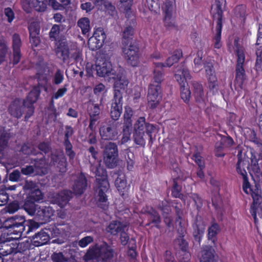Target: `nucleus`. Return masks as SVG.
Wrapping results in <instances>:
<instances>
[{"mask_svg":"<svg viewBox=\"0 0 262 262\" xmlns=\"http://www.w3.org/2000/svg\"><path fill=\"white\" fill-rule=\"evenodd\" d=\"M201 254L200 262H217V255L212 246H203L202 248Z\"/></svg>","mask_w":262,"mask_h":262,"instance_id":"5701e85b","label":"nucleus"},{"mask_svg":"<svg viewBox=\"0 0 262 262\" xmlns=\"http://www.w3.org/2000/svg\"><path fill=\"white\" fill-rule=\"evenodd\" d=\"M100 110L98 104H93L92 106L89 110L90 118L99 120L100 118Z\"/></svg>","mask_w":262,"mask_h":262,"instance_id":"4d7b16f0","label":"nucleus"},{"mask_svg":"<svg viewBox=\"0 0 262 262\" xmlns=\"http://www.w3.org/2000/svg\"><path fill=\"white\" fill-rule=\"evenodd\" d=\"M110 56L103 52H100L97 57L95 70L99 77H108L115 79L119 77V73L113 68L110 61Z\"/></svg>","mask_w":262,"mask_h":262,"instance_id":"7ed1b4c3","label":"nucleus"},{"mask_svg":"<svg viewBox=\"0 0 262 262\" xmlns=\"http://www.w3.org/2000/svg\"><path fill=\"white\" fill-rule=\"evenodd\" d=\"M40 93L39 88L35 86L29 92L26 98L23 100L24 105L27 108L26 115L24 117L25 121H27L29 118L33 115L34 113L33 104L37 101Z\"/></svg>","mask_w":262,"mask_h":262,"instance_id":"6e6552de","label":"nucleus"},{"mask_svg":"<svg viewBox=\"0 0 262 262\" xmlns=\"http://www.w3.org/2000/svg\"><path fill=\"white\" fill-rule=\"evenodd\" d=\"M110 115L112 120H118L122 112V94L118 90L114 92V97L112 100Z\"/></svg>","mask_w":262,"mask_h":262,"instance_id":"9d476101","label":"nucleus"},{"mask_svg":"<svg viewBox=\"0 0 262 262\" xmlns=\"http://www.w3.org/2000/svg\"><path fill=\"white\" fill-rule=\"evenodd\" d=\"M31 6L39 12H45L47 8V4L43 0H30V7L31 8Z\"/></svg>","mask_w":262,"mask_h":262,"instance_id":"79ce46f5","label":"nucleus"},{"mask_svg":"<svg viewBox=\"0 0 262 262\" xmlns=\"http://www.w3.org/2000/svg\"><path fill=\"white\" fill-rule=\"evenodd\" d=\"M147 5L149 9L157 13L160 8V0H146Z\"/></svg>","mask_w":262,"mask_h":262,"instance_id":"338daca9","label":"nucleus"},{"mask_svg":"<svg viewBox=\"0 0 262 262\" xmlns=\"http://www.w3.org/2000/svg\"><path fill=\"white\" fill-rule=\"evenodd\" d=\"M144 132L134 131L133 138L135 143L140 146H144L145 140L144 138Z\"/></svg>","mask_w":262,"mask_h":262,"instance_id":"6e6d98bb","label":"nucleus"},{"mask_svg":"<svg viewBox=\"0 0 262 262\" xmlns=\"http://www.w3.org/2000/svg\"><path fill=\"white\" fill-rule=\"evenodd\" d=\"M257 56L255 68L257 72L262 71V32L258 31L256 43Z\"/></svg>","mask_w":262,"mask_h":262,"instance_id":"bb28decb","label":"nucleus"},{"mask_svg":"<svg viewBox=\"0 0 262 262\" xmlns=\"http://www.w3.org/2000/svg\"><path fill=\"white\" fill-rule=\"evenodd\" d=\"M99 38V41L102 40H105L106 39V34L102 28H97L93 34V36L91 37L88 41V45L90 47L92 45V41Z\"/></svg>","mask_w":262,"mask_h":262,"instance_id":"49530a36","label":"nucleus"},{"mask_svg":"<svg viewBox=\"0 0 262 262\" xmlns=\"http://www.w3.org/2000/svg\"><path fill=\"white\" fill-rule=\"evenodd\" d=\"M222 22H216V34L213 38L214 47L215 48L219 49L221 48L222 45L221 43V32H222Z\"/></svg>","mask_w":262,"mask_h":262,"instance_id":"a18cd8bd","label":"nucleus"},{"mask_svg":"<svg viewBox=\"0 0 262 262\" xmlns=\"http://www.w3.org/2000/svg\"><path fill=\"white\" fill-rule=\"evenodd\" d=\"M21 46V41L20 36L16 33L12 36V48H13V64H17L20 59L21 54L20 48Z\"/></svg>","mask_w":262,"mask_h":262,"instance_id":"b1692460","label":"nucleus"},{"mask_svg":"<svg viewBox=\"0 0 262 262\" xmlns=\"http://www.w3.org/2000/svg\"><path fill=\"white\" fill-rule=\"evenodd\" d=\"M63 79L64 76L63 72L60 69L57 70L53 77V83L55 85H59L63 82Z\"/></svg>","mask_w":262,"mask_h":262,"instance_id":"0e129e2a","label":"nucleus"},{"mask_svg":"<svg viewBox=\"0 0 262 262\" xmlns=\"http://www.w3.org/2000/svg\"><path fill=\"white\" fill-rule=\"evenodd\" d=\"M34 202L31 200L26 201L24 205V209L31 215L35 216L37 212V208L39 207V205L35 204Z\"/></svg>","mask_w":262,"mask_h":262,"instance_id":"de8ad7c7","label":"nucleus"},{"mask_svg":"<svg viewBox=\"0 0 262 262\" xmlns=\"http://www.w3.org/2000/svg\"><path fill=\"white\" fill-rule=\"evenodd\" d=\"M130 129L128 125H124L123 129V136L119 141L120 144H124L130 140Z\"/></svg>","mask_w":262,"mask_h":262,"instance_id":"e2e57ef3","label":"nucleus"},{"mask_svg":"<svg viewBox=\"0 0 262 262\" xmlns=\"http://www.w3.org/2000/svg\"><path fill=\"white\" fill-rule=\"evenodd\" d=\"M183 237L184 236L179 235V237L174 240V243L179 246V248L184 252L185 254V253H188L187 251L188 245Z\"/></svg>","mask_w":262,"mask_h":262,"instance_id":"680f3d73","label":"nucleus"},{"mask_svg":"<svg viewBox=\"0 0 262 262\" xmlns=\"http://www.w3.org/2000/svg\"><path fill=\"white\" fill-rule=\"evenodd\" d=\"M78 26L81 29L82 34L86 35L90 31V21L88 17H82L77 21Z\"/></svg>","mask_w":262,"mask_h":262,"instance_id":"ea45409f","label":"nucleus"},{"mask_svg":"<svg viewBox=\"0 0 262 262\" xmlns=\"http://www.w3.org/2000/svg\"><path fill=\"white\" fill-rule=\"evenodd\" d=\"M115 174L117 176L115 182V186L118 190L120 193L122 192V194H123V193L128 189L125 175L121 171L116 172Z\"/></svg>","mask_w":262,"mask_h":262,"instance_id":"7c9ffc66","label":"nucleus"},{"mask_svg":"<svg viewBox=\"0 0 262 262\" xmlns=\"http://www.w3.org/2000/svg\"><path fill=\"white\" fill-rule=\"evenodd\" d=\"M70 49L65 37H62L57 42H55V52L64 63L69 62V54Z\"/></svg>","mask_w":262,"mask_h":262,"instance_id":"4468645a","label":"nucleus"},{"mask_svg":"<svg viewBox=\"0 0 262 262\" xmlns=\"http://www.w3.org/2000/svg\"><path fill=\"white\" fill-rule=\"evenodd\" d=\"M103 161L108 168H114L117 165L118 149L116 143L110 142L105 145L103 150Z\"/></svg>","mask_w":262,"mask_h":262,"instance_id":"0eeeda50","label":"nucleus"},{"mask_svg":"<svg viewBox=\"0 0 262 262\" xmlns=\"http://www.w3.org/2000/svg\"><path fill=\"white\" fill-rule=\"evenodd\" d=\"M237 56L235 67V85L242 89L244 81L246 79V75L244 68L245 62V55L243 49L237 47L236 50Z\"/></svg>","mask_w":262,"mask_h":262,"instance_id":"39448f33","label":"nucleus"},{"mask_svg":"<svg viewBox=\"0 0 262 262\" xmlns=\"http://www.w3.org/2000/svg\"><path fill=\"white\" fill-rule=\"evenodd\" d=\"M37 148L39 150L38 152H40V155H43V154L46 155L50 153L52 151L51 143L49 142H41L39 143L37 146Z\"/></svg>","mask_w":262,"mask_h":262,"instance_id":"864d4df0","label":"nucleus"},{"mask_svg":"<svg viewBox=\"0 0 262 262\" xmlns=\"http://www.w3.org/2000/svg\"><path fill=\"white\" fill-rule=\"evenodd\" d=\"M145 118L144 117H141L138 119L134 125V131L143 132L145 133V129L146 127Z\"/></svg>","mask_w":262,"mask_h":262,"instance_id":"13d9d810","label":"nucleus"},{"mask_svg":"<svg viewBox=\"0 0 262 262\" xmlns=\"http://www.w3.org/2000/svg\"><path fill=\"white\" fill-rule=\"evenodd\" d=\"M164 5L163 9L165 14V20L166 21L171 16L172 12L175 7V0H166Z\"/></svg>","mask_w":262,"mask_h":262,"instance_id":"4c0bfd02","label":"nucleus"},{"mask_svg":"<svg viewBox=\"0 0 262 262\" xmlns=\"http://www.w3.org/2000/svg\"><path fill=\"white\" fill-rule=\"evenodd\" d=\"M11 136L10 133L4 131L2 133L0 137V150H3L7 146Z\"/></svg>","mask_w":262,"mask_h":262,"instance_id":"bf43d9fd","label":"nucleus"},{"mask_svg":"<svg viewBox=\"0 0 262 262\" xmlns=\"http://www.w3.org/2000/svg\"><path fill=\"white\" fill-rule=\"evenodd\" d=\"M51 163L57 165L59 168V171L64 172L66 171L67 165V159L62 152L55 151L51 154Z\"/></svg>","mask_w":262,"mask_h":262,"instance_id":"4be33fe9","label":"nucleus"},{"mask_svg":"<svg viewBox=\"0 0 262 262\" xmlns=\"http://www.w3.org/2000/svg\"><path fill=\"white\" fill-rule=\"evenodd\" d=\"M28 249V246L24 243H19L16 247H12L9 246L8 248L6 251H3L5 255L13 254V256L18 253L21 254L23 252Z\"/></svg>","mask_w":262,"mask_h":262,"instance_id":"72a5a7b5","label":"nucleus"},{"mask_svg":"<svg viewBox=\"0 0 262 262\" xmlns=\"http://www.w3.org/2000/svg\"><path fill=\"white\" fill-rule=\"evenodd\" d=\"M43 194L39 189H35L30 194V200L32 202H39L43 199Z\"/></svg>","mask_w":262,"mask_h":262,"instance_id":"69168bd1","label":"nucleus"},{"mask_svg":"<svg viewBox=\"0 0 262 262\" xmlns=\"http://www.w3.org/2000/svg\"><path fill=\"white\" fill-rule=\"evenodd\" d=\"M190 96L191 92L189 89L186 88L185 85H182L181 87V97L185 103L189 102Z\"/></svg>","mask_w":262,"mask_h":262,"instance_id":"774afa93","label":"nucleus"},{"mask_svg":"<svg viewBox=\"0 0 262 262\" xmlns=\"http://www.w3.org/2000/svg\"><path fill=\"white\" fill-rule=\"evenodd\" d=\"M204 65L207 79L211 78L212 80V79L216 77L213 67V63L211 60H206L204 63Z\"/></svg>","mask_w":262,"mask_h":262,"instance_id":"a19ab883","label":"nucleus"},{"mask_svg":"<svg viewBox=\"0 0 262 262\" xmlns=\"http://www.w3.org/2000/svg\"><path fill=\"white\" fill-rule=\"evenodd\" d=\"M119 73V77L118 78H115V79L117 80L114 84L115 90H118L121 91V90H125V89L127 86L128 84V81L126 79L125 77H122L120 76V73ZM121 93V92H120Z\"/></svg>","mask_w":262,"mask_h":262,"instance_id":"09e8293b","label":"nucleus"},{"mask_svg":"<svg viewBox=\"0 0 262 262\" xmlns=\"http://www.w3.org/2000/svg\"><path fill=\"white\" fill-rule=\"evenodd\" d=\"M82 60V53L80 50L77 48H71L69 54V62L74 61L76 62L81 61Z\"/></svg>","mask_w":262,"mask_h":262,"instance_id":"c03bdc74","label":"nucleus"},{"mask_svg":"<svg viewBox=\"0 0 262 262\" xmlns=\"http://www.w3.org/2000/svg\"><path fill=\"white\" fill-rule=\"evenodd\" d=\"M62 27V25L56 24L52 26L49 33V38L51 41H54L56 42L59 40V38L64 37L63 35H59Z\"/></svg>","mask_w":262,"mask_h":262,"instance_id":"c9c22d12","label":"nucleus"},{"mask_svg":"<svg viewBox=\"0 0 262 262\" xmlns=\"http://www.w3.org/2000/svg\"><path fill=\"white\" fill-rule=\"evenodd\" d=\"M249 172L252 175V172L254 174H259L260 169L258 164V161L255 157L252 155L251 157V164L249 166Z\"/></svg>","mask_w":262,"mask_h":262,"instance_id":"3c124183","label":"nucleus"},{"mask_svg":"<svg viewBox=\"0 0 262 262\" xmlns=\"http://www.w3.org/2000/svg\"><path fill=\"white\" fill-rule=\"evenodd\" d=\"M68 229V225L56 226L55 224H51L35 233L32 236V241L35 246H40L47 243L50 236L52 237L58 236L63 234Z\"/></svg>","mask_w":262,"mask_h":262,"instance_id":"f03ea898","label":"nucleus"},{"mask_svg":"<svg viewBox=\"0 0 262 262\" xmlns=\"http://www.w3.org/2000/svg\"><path fill=\"white\" fill-rule=\"evenodd\" d=\"M9 47L6 42L3 40L0 41V64L6 60Z\"/></svg>","mask_w":262,"mask_h":262,"instance_id":"5fc2aeb1","label":"nucleus"},{"mask_svg":"<svg viewBox=\"0 0 262 262\" xmlns=\"http://www.w3.org/2000/svg\"><path fill=\"white\" fill-rule=\"evenodd\" d=\"M55 210L50 206L39 205L37 208V212L35 218L42 222L50 221L54 216Z\"/></svg>","mask_w":262,"mask_h":262,"instance_id":"6ab92c4d","label":"nucleus"},{"mask_svg":"<svg viewBox=\"0 0 262 262\" xmlns=\"http://www.w3.org/2000/svg\"><path fill=\"white\" fill-rule=\"evenodd\" d=\"M123 46L122 52L127 63L133 67L137 66L139 62V48L131 43L129 46Z\"/></svg>","mask_w":262,"mask_h":262,"instance_id":"f8f14e48","label":"nucleus"},{"mask_svg":"<svg viewBox=\"0 0 262 262\" xmlns=\"http://www.w3.org/2000/svg\"><path fill=\"white\" fill-rule=\"evenodd\" d=\"M25 110H27V108L24 102L20 99H16L10 104L8 112L12 117L19 119L22 117Z\"/></svg>","mask_w":262,"mask_h":262,"instance_id":"aec40b11","label":"nucleus"},{"mask_svg":"<svg viewBox=\"0 0 262 262\" xmlns=\"http://www.w3.org/2000/svg\"><path fill=\"white\" fill-rule=\"evenodd\" d=\"M87 257L92 260H102V262H110L114 256L113 250L107 245L100 247L95 246L89 249Z\"/></svg>","mask_w":262,"mask_h":262,"instance_id":"20e7f679","label":"nucleus"},{"mask_svg":"<svg viewBox=\"0 0 262 262\" xmlns=\"http://www.w3.org/2000/svg\"><path fill=\"white\" fill-rule=\"evenodd\" d=\"M220 231V227L217 224L213 223L208 229V238L211 240L213 244L216 241V236Z\"/></svg>","mask_w":262,"mask_h":262,"instance_id":"37998d69","label":"nucleus"},{"mask_svg":"<svg viewBox=\"0 0 262 262\" xmlns=\"http://www.w3.org/2000/svg\"><path fill=\"white\" fill-rule=\"evenodd\" d=\"M225 0H215L214 4L212 6V11L214 19L216 22H222L223 17V6L225 5Z\"/></svg>","mask_w":262,"mask_h":262,"instance_id":"c756f323","label":"nucleus"},{"mask_svg":"<svg viewBox=\"0 0 262 262\" xmlns=\"http://www.w3.org/2000/svg\"><path fill=\"white\" fill-rule=\"evenodd\" d=\"M251 195L253 201L251 207L250 213L254 219V222L256 223L257 222L256 209H259L257 207L260 206V204L262 202V198L260 194V191L259 190H256L255 191H252L251 192Z\"/></svg>","mask_w":262,"mask_h":262,"instance_id":"c85d7f7f","label":"nucleus"},{"mask_svg":"<svg viewBox=\"0 0 262 262\" xmlns=\"http://www.w3.org/2000/svg\"><path fill=\"white\" fill-rule=\"evenodd\" d=\"M192 228L194 239L200 244L205 229V225L201 216H196Z\"/></svg>","mask_w":262,"mask_h":262,"instance_id":"412c9836","label":"nucleus"},{"mask_svg":"<svg viewBox=\"0 0 262 262\" xmlns=\"http://www.w3.org/2000/svg\"><path fill=\"white\" fill-rule=\"evenodd\" d=\"M117 124L114 121L109 120L106 124L102 125L99 129L102 139L106 140H115L118 135Z\"/></svg>","mask_w":262,"mask_h":262,"instance_id":"ddd939ff","label":"nucleus"},{"mask_svg":"<svg viewBox=\"0 0 262 262\" xmlns=\"http://www.w3.org/2000/svg\"><path fill=\"white\" fill-rule=\"evenodd\" d=\"M154 64L155 69L153 71V77L150 83L161 85V82L164 80V74L162 70L165 66L162 62H154Z\"/></svg>","mask_w":262,"mask_h":262,"instance_id":"cd10ccee","label":"nucleus"},{"mask_svg":"<svg viewBox=\"0 0 262 262\" xmlns=\"http://www.w3.org/2000/svg\"><path fill=\"white\" fill-rule=\"evenodd\" d=\"M63 145L65 148L66 155L69 157L70 162L73 161L75 157L76 154L73 150V146L70 141L63 142Z\"/></svg>","mask_w":262,"mask_h":262,"instance_id":"603ef678","label":"nucleus"},{"mask_svg":"<svg viewBox=\"0 0 262 262\" xmlns=\"http://www.w3.org/2000/svg\"><path fill=\"white\" fill-rule=\"evenodd\" d=\"M51 258L52 262H77L74 258L66 256L61 252H53Z\"/></svg>","mask_w":262,"mask_h":262,"instance_id":"f704fd0d","label":"nucleus"},{"mask_svg":"<svg viewBox=\"0 0 262 262\" xmlns=\"http://www.w3.org/2000/svg\"><path fill=\"white\" fill-rule=\"evenodd\" d=\"M136 26V21L133 17L131 19H128L125 21V24L122 31V40L123 45H128L130 43L134 34V28Z\"/></svg>","mask_w":262,"mask_h":262,"instance_id":"dca6fc26","label":"nucleus"},{"mask_svg":"<svg viewBox=\"0 0 262 262\" xmlns=\"http://www.w3.org/2000/svg\"><path fill=\"white\" fill-rule=\"evenodd\" d=\"M191 85L193 88V95L196 102L200 107H204L208 99L204 94L202 84L196 81H192Z\"/></svg>","mask_w":262,"mask_h":262,"instance_id":"f3484780","label":"nucleus"},{"mask_svg":"<svg viewBox=\"0 0 262 262\" xmlns=\"http://www.w3.org/2000/svg\"><path fill=\"white\" fill-rule=\"evenodd\" d=\"M234 141L229 136L221 137L220 142L216 143V150H223L225 148L230 147L233 145Z\"/></svg>","mask_w":262,"mask_h":262,"instance_id":"e433bc0d","label":"nucleus"},{"mask_svg":"<svg viewBox=\"0 0 262 262\" xmlns=\"http://www.w3.org/2000/svg\"><path fill=\"white\" fill-rule=\"evenodd\" d=\"M141 212L146 215L148 223L146 226H148L151 224L157 228H160V224L161 222V219L159 213L153 208L147 206L141 210Z\"/></svg>","mask_w":262,"mask_h":262,"instance_id":"a211bd4d","label":"nucleus"},{"mask_svg":"<svg viewBox=\"0 0 262 262\" xmlns=\"http://www.w3.org/2000/svg\"><path fill=\"white\" fill-rule=\"evenodd\" d=\"M26 222L24 216L14 215L7 219L3 222V226L12 233L21 236L25 230Z\"/></svg>","mask_w":262,"mask_h":262,"instance_id":"423d86ee","label":"nucleus"},{"mask_svg":"<svg viewBox=\"0 0 262 262\" xmlns=\"http://www.w3.org/2000/svg\"><path fill=\"white\" fill-rule=\"evenodd\" d=\"M249 165V161L248 159H242L238 157V161L236 165V170L237 172L239 174L241 175L242 177L247 176V173L245 170V168H247L248 170Z\"/></svg>","mask_w":262,"mask_h":262,"instance_id":"473e14b6","label":"nucleus"},{"mask_svg":"<svg viewBox=\"0 0 262 262\" xmlns=\"http://www.w3.org/2000/svg\"><path fill=\"white\" fill-rule=\"evenodd\" d=\"M36 76L38 85L47 90V84L50 76V69L46 62L43 61H39L36 64Z\"/></svg>","mask_w":262,"mask_h":262,"instance_id":"1a4fd4ad","label":"nucleus"},{"mask_svg":"<svg viewBox=\"0 0 262 262\" xmlns=\"http://www.w3.org/2000/svg\"><path fill=\"white\" fill-rule=\"evenodd\" d=\"M72 197L73 193L71 191L64 190L53 194L51 197V202L54 204L57 205L61 208H63L69 204Z\"/></svg>","mask_w":262,"mask_h":262,"instance_id":"2eb2a0df","label":"nucleus"},{"mask_svg":"<svg viewBox=\"0 0 262 262\" xmlns=\"http://www.w3.org/2000/svg\"><path fill=\"white\" fill-rule=\"evenodd\" d=\"M182 56V52L181 50H177L174 52L173 55L167 59L166 62V66L170 67L172 66L174 63L177 62L180 58Z\"/></svg>","mask_w":262,"mask_h":262,"instance_id":"8fccbe9b","label":"nucleus"},{"mask_svg":"<svg viewBox=\"0 0 262 262\" xmlns=\"http://www.w3.org/2000/svg\"><path fill=\"white\" fill-rule=\"evenodd\" d=\"M90 170L95 174L96 177V184L95 191L97 200L98 206L103 210L107 208L108 203L107 196L105 194L109 187V183L106 178V171L101 167L100 163H91Z\"/></svg>","mask_w":262,"mask_h":262,"instance_id":"f257e3e1","label":"nucleus"},{"mask_svg":"<svg viewBox=\"0 0 262 262\" xmlns=\"http://www.w3.org/2000/svg\"><path fill=\"white\" fill-rule=\"evenodd\" d=\"M148 105L149 108H156L162 100V90L161 85L150 83L147 94Z\"/></svg>","mask_w":262,"mask_h":262,"instance_id":"9b49d317","label":"nucleus"},{"mask_svg":"<svg viewBox=\"0 0 262 262\" xmlns=\"http://www.w3.org/2000/svg\"><path fill=\"white\" fill-rule=\"evenodd\" d=\"M23 154L26 155L37 156L41 154L30 143H25L21 147L20 150Z\"/></svg>","mask_w":262,"mask_h":262,"instance_id":"58836bf2","label":"nucleus"},{"mask_svg":"<svg viewBox=\"0 0 262 262\" xmlns=\"http://www.w3.org/2000/svg\"><path fill=\"white\" fill-rule=\"evenodd\" d=\"M127 229V225L118 221H113L106 228V231L111 234L115 235L123 230Z\"/></svg>","mask_w":262,"mask_h":262,"instance_id":"2f4dec72","label":"nucleus"},{"mask_svg":"<svg viewBox=\"0 0 262 262\" xmlns=\"http://www.w3.org/2000/svg\"><path fill=\"white\" fill-rule=\"evenodd\" d=\"M184 220L182 217H180V219L177 217L176 219V226L177 231L179 235L184 236L186 233V230L183 223Z\"/></svg>","mask_w":262,"mask_h":262,"instance_id":"052dcab7","label":"nucleus"},{"mask_svg":"<svg viewBox=\"0 0 262 262\" xmlns=\"http://www.w3.org/2000/svg\"><path fill=\"white\" fill-rule=\"evenodd\" d=\"M31 163L33 164L35 174L42 176L47 173V163L44 156L39 159H31Z\"/></svg>","mask_w":262,"mask_h":262,"instance_id":"393cba45","label":"nucleus"},{"mask_svg":"<svg viewBox=\"0 0 262 262\" xmlns=\"http://www.w3.org/2000/svg\"><path fill=\"white\" fill-rule=\"evenodd\" d=\"M87 187L86 178L83 173H81L77 176L73 186L74 192L76 194L81 195L86 190Z\"/></svg>","mask_w":262,"mask_h":262,"instance_id":"a878e982","label":"nucleus"}]
</instances>
